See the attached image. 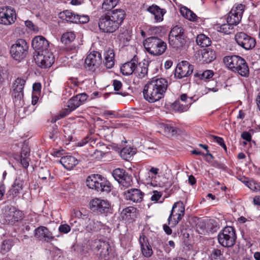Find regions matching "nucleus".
I'll list each match as a JSON object with an SVG mask.
<instances>
[{
    "label": "nucleus",
    "instance_id": "nucleus-33",
    "mask_svg": "<svg viewBox=\"0 0 260 260\" xmlns=\"http://www.w3.org/2000/svg\"><path fill=\"white\" fill-rule=\"evenodd\" d=\"M136 153V149L130 146L124 147L120 152L121 157L125 159L128 160Z\"/></svg>",
    "mask_w": 260,
    "mask_h": 260
},
{
    "label": "nucleus",
    "instance_id": "nucleus-61",
    "mask_svg": "<svg viewBox=\"0 0 260 260\" xmlns=\"http://www.w3.org/2000/svg\"><path fill=\"white\" fill-rule=\"evenodd\" d=\"M188 182L191 185H193V184H194L196 183V178H194V177L193 175H190L189 176V177H188Z\"/></svg>",
    "mask_w": 260,
    "mask_h": 260
},
{
    "label": "nucleus",
    "instance_id": "nucleus-38",
    "mask_svg": "<svg viewBox=\"0 0 260 260\" xmlns=\"http://www.w3.org/2000/svg\"><path fill=\"white\" fill-rule=\"evenodd\" d=\"M214 75L212 70H206L205 71H198L196 72L194 76L198 77L200 79H209L213 77Z\"/></svg>",
    "mask_w": 260,
    "mask_h": 260
},
{
    "label": "nucleus",
    "instance_id": "nucleus-55",
    "mask_svg": "<svg viewBox=\"0 0 260 260\" xmlns=\"http://www.w3.org/2000/svg\"><path fill=\"white\" fill-rule=\"evenodd\" d=\"M189 16L188 17H187V19H188L190 21H195L197 19V15L190 10L189 12Z\"/></svg>",
    "mask_w": 260,
    "mask_h": 260
},
{
    "label": "nucleus",
    "instance_id": "nucleus-63",
    "mask_svg": "<svg viewBox=\"0 0 260 260\" xmlns=\"http://www.w3.org/2000/svg\"><path fill=\"white\" fill-rule=\"evenodd\" d=\"M82 0H71L70 3L73 5H78L81 4Z\"/></svg>",
    "mask_w": 260,
    "mask_h": 260
},
{
    "label": "nucleus",
    "instance_id": "nucleus-50",
    "mask_svg": "<svg viewBox=\"0 0 260 260\" xmlns=\"http://www.w3.org/2000/svg\"><path fill=\"white\" fill-rule=\"evenodd\" d=\"M29 157H20V162L21 165L24 168H27L29 166Z\"/></svg>",
    "mask_w": 260,
    "mask_h": 260
},
{
    "label": "nucleus",
    "instance_id": "nucleus-36",
    "mask_svg": "<svg viewBox=\"0 0 260 260\" xmlns=\"http://www.w3.org/2000/svg\"><path fill=\"white\" fill-rule=\"evenodd\" d=\"M136 208L134 207H128L124 209L121 213V216L122 219L129 220L135 215Z\"/></svg>",
    "mask_w": 260,
    "mask_h": 260
},
{
    "label": "nucleus",
    "instance_id": "nucleus-15",
    "mask_svg": "<svg viewBox=\"0 0 260 260\" xmlns=\"http://www.w3.org/2000/svg\"><path fill=\"white\" fill-rule=\"evenodd\" d=\"M102 55L98 51H93L86 57L85 63L86 68L91 71H94L102 63Z\"/></svg>",
    "mask_w": 260,
    "mask_h": 260
},
{
    "label": "nucleus",
    "instance_id": "nucleus-5",
    "mask_svg": "<svg viewBox=\"0 0 260 260\" xmlns=\"http://www.w3.org/2000/svg\"><path fill=\"white\" fill-rule=\"evenodd\" d=\"M146 50L154 56H159L166 50V43L162 40L154 37H149L145 39L143 42Z\"/></svg>",
    "mask_w": 260,
    "mask_h": 260
},
{
    "label": "nucleus",
    "instance_id": "nucleus-47",
    "mask_svg": "<svg viewBox=\"0 0 260 260\" xmlns=\"http://www.w3.org/2000/svg\"><path fill=\"white\" fill-rule=\"evenodd\" d=\"M212 138L213 140L215 141L222 147H223L224 149V150L226 149V147L225 145L224 140L222 138L216 136H212Z\"/></svg>",
    "mask_w": 260,
    "mask_h": 260
},
{
    "label": "nucleus",
    "instance_id": "nucleus-32",
    "mask_svg": "<svg viewBox=\"0 0 260 260\" xmlns=\"http://www.w3.org/2000/svg\"><path fill=\"white\" fill-rule=\"evenodd\" d=\"M148 64L145 62H139L137 66L135 74L139 78L145 77L148 73Z\"/></svg>",
    "mask_w": 260,
    "mask_h": 260
},
{
    "label": "nucleus",
    "instance_id": "nucleus-16",
    "mask_svg": "<svg viewBox=\"0 0 260 260\" xmlns=\"http://www.w3.org/2000/svg\"><path fill=\"white\" fill-rule=\"evenodd\" d=\"M184 207L181 203H176L174 204L171 212L168 218V224H170L171 218L174 225H176L180 221L184 215Z\"/></svg>",
    "mask_w": 260,
    "mask_h": 260
},
{
    "label": "nucleus",
    "instance_id": "nucleus-22",
    "mask_svg": "<svg viewBox=\"0 0 260 260\" xmlns=\"http://www.w3.org/2000/svg\"><path fill=\"white\" fill-rule=\"evenodd\" d=\"M144 193L139 189L132 188L126 191L124 196L126 200L135 203L141 202L143 198Z\"/></svg>",
    "mask_w": 260,
    "mask_h": 260
},
{
    "label": "nucleus",
    "instance_id": "nucleus-43",
    "mask_svg": "<svg viewBox=\"0 0 260 260\" xmlns=\"http://www.w3.org/2000/svg\"><path fill=\"white\" fill-rule=\"evenodd\" d=\"M211 260H222V253L219 249H214L211 254Z\"/></svg>",
    "mask_w": 260,
    "mask_h": 260
},
{
    "label": "nucleus",
    "instance_id": "nucleus-54",
    "mask_svg": "<svg viewBox=\"0 0 260 260\" xmlns=\"http://www.w3.org/2000/svg\"><path fill=\"white\" fill-rule=\"evenodd\" d=\"M161 197V194L157 191L153 192V194L151 196V200L153 201H158Z\"/></svg>",
    "mask_w": 260,
    "mask_h": 260
},
{
    "label": "nucleus",
    "instance_id": "nucleus-46",
    "mask_svg": "<svg viewBox=\"0 0 260 260\" xmlns=\"http://www.w3.org/2000/svg\"><path fill=\"white\" fill-rule=\"evenodd\" d=\"M58 231L61 233L67 234L71 231V227L68 224H62L59 226Z\"/></svg>",
    "mask_w": 260,
    "mask_h": 260
},
{
    "label": "nucleus",
    "instance_id": "nucleus-60",
    "mask_svg": "<svg viewBox=\"0 0 260 260\" xmlns=\"http://www.w3.org/2000/svg\"><path fill=\"white\" fill-rule=\"evenodd\" d=\"M149 171L152 174L157 175L159 173V169L152 167Z\"/></svg>",
    "mask_w": 260,
    "mask_h": 260
},
{
    "label": "nucleus",
    "instance_id": "nucleus-1",
    "mask_svg": "<svg viewBox=\"0 0 260 260\" xmlns=\"http://www.w3.org/2000/svg\"><path fill=\"white\" fill-rule=\"evenodd\" d=\"M125 17L123 9H117L102 15L99 20L100 29L104 32L112 33L121 25Z\"/></svg>",
    "mask_w": 260,
    "mask_h": 260
},
{
    "label": "nucleus",
    "instance_id": "nucleus-12",
    "mask_svg": "<svg viewBox=\"0 0 260 260\" xmlns=\"http://www.w3.org/2000/svg\"><path fill=\"white\" fill-rule=\"evenodd\" d=\"M237 44L246 50L252 49L256 45L254 38L244 32H237L235 36Z\"/></svg>",
    "mask_w": 260,
    "mask_h": 260
},
{
    "label": "nucleus",
    "instance_id": "nucleus-53",
    "mask_svg": "<svg viewBox=\"0 0 260 260\" xmlns=\"http://www.w3.org/2000/svg\"><path fill=\"white\" fill-rule=\"evenodd\" d=\"M241 137L247 141H250L251 140V134L247 132H244L241 134Z\"/></svg>",
    "mask_w": 260,
    "mask_h": 260
},
{
    "label": "nucleus",
    "instance_id": "nucleus-34",
    "mask_svg": "<svg viewBox=\"0 0 260 260\" xmlns=\"http://www.w3.org/2000/svg\"><path fill=\"white\" fill-rule=\"evenodd\" d=\"M196 42L201 47H208L211 43L210 39L204 34L198 35L196 38Z\"/></svg>",
    "mask_w": 260,
    "mask_h": 260
},
{
    "label": "nucleus",
    "instance_id": "nucleus-19",
    "mask_svg": "<svg viewBox=\"0 0 260 260\" xmlns=\"http://www.w3.org/2000/svg\"><path fill=\"white\" fill-rule=\"evenodd\" d=\"M111 247L108 242L99 239L94 242V251L96 255L104 258L109 255Z\"/></svg>",
    "mask_w": 260,
    "mask_h": 260
},
{
    "label": "nucleus",
    "instance_id": "nucleus-41",
    "mask_svg": "<svg viewBox=\"0 0 260 260\" xmlns=\"http://www.w3.org/2000/svg\"><path fill=\"white\" fill-rule=\"evenodd\" d=\"M126 173L125 171L123 169L117 168L113 171V176L118 182Z\"/></svg>",
    "mask_w": 260,
    "mask_h": 260
},
{
    "label": "nucleus",
    "instance_id": "nucleus-59",
    "mask_svg": "<svg viewBox=\"0 0 260 260\" xmlns=\"http://www.w3.org/2000/svg\"><path fill=\"white\" fill-rule=\"evenodd\" d=\"M33 90L36 91H39L41 88V85L40 83H35L33 84Z\"/></svg>",
    "mask_w": 260,
    "mask_h": 260
},
{
    "label": "nucleus",
    "instance_id": "nucleus-37",
    "mask_svg": "<svg viewBox=\"0 0 260 260\" xmlns=\"http://www.w3.org/2000/svg\"><path fill=\"white\" fill-rule=\"evenodd\" d=\"M76 36L73 31H68L63 33L61 37V41L64 44H68L73 41Z\"/></svg>",
    "mask_w": 260,
    "mask_h": 260
},
{
    "label": "nucleus",
    "instance_id": "nucleus-25",
    "mask_svg": "<svg viewBox=\"0 0 260 260\" xmlns=\"http://www.w3.org/2000/svg\"><path fill=\"white\" fill-rule=\"evenodd\" d=\"M147 11L154 16L155 22H160L164 19V15L166 11L160 8L158 6L152 5L147 8Z\"/></svg>",
    "mask_w": 260,
    "mask_h": 260
},
{
    "label": "nucleus",
    "instance_id": "nucleus-2",
    "mask_svg": "<svg viewBox=\"0 0 260 260\" xmlns=\"http://www.w3.org/2000/svg\"><path fill=\"white\" fill-rule=\"evenodd\" d=\"M168 86L164 78H153L144 86L143 95L149 103H154L164 98Z\"/></svg>",
    "mask_w": 260,
    "mask_h": 260
},
{
    "label": "nucleus",
    "instance_id": "nucleus-52",
    "mask_svg": "<svg viewBox=\"0 0 260 260\" xmlns=\"http://www.w3.org/2000/svg\"><path fill=\"white\" fill-rule=\"evenodd\" d=\"M113 85L114 90L118 91L122 87V83L119 80H114L113 81Z\"/></svg>",
    "mask_w": 260,
    "mask_h": 260
},
{
    "label": "nucleus",
    "instance_id": "nucleus-62",
    "mask_svg": "<svg viewBox=\"0 0 260 260\" xmlns=\"http://www.w3.org/2000/svg\"><path fill=\"white\" fill-rule=\"evenodd\" d=\"M253 204L257 206H260V196H256L253 198Z\"/></svg>",
    "mask_w": 260,
    "mask_h": 260
},
{
    "label": "nucleus",
    "instance_id": "nucleus-8",
    "mask_svg": "<svg viewBox=\"0 0 260 260\" xmlns=\"http://www.w3.org/2000/svg\"><path fill=\"white\" fill-rule=\"evenodd\" d=\"M237 239L235 229L231 226L224 227L218 235L219 243L224 247L233 246Z\"/></svg>",
    "mask_w": 260,
    "mask_h": 260
},
{
    "label": "nucleus",
    "instance_id": "nucleus-51",
    "mask_svg": "<svg viewBox=\"0 0 260 260\" xmlns=\"http://www.w3.org/2000/svg\"><path fill=\"white\" fill-rule=\"evenodd\" d=\"M190 10L186 8V7H181L180 10V13L181 15L184 17L185 18H187L189 16V12Z\"/></svg>",
    "mask_w": 260,
    "mask_h": 260
},
{
    "label": "nucleus",
    "instance_id": "nucleus-49",
    "mask_svg": "<svg viewBox=\"0 0 260 260\" xmlns=\"http://www.w3.org/2000/svg\"><path fill=\"white\" fill-rule=\"evenodd\" d=\"M29 148L26 146L23 147L22 148L21 153L20 157H25L27 158L29 156Z\"/></svg>",
    "mask_w": 260,
    "mask_h": 260
},
{
    "label": "nucleus",
    "instance_id": "nucleus-9",
    "mask_svg": "<svg viewBox=\"0 0 260 260\" xmlns=\"http://www.w3.org/2000/svg\"><path fill=\"white\" fill-rule=\"evenodd\" d=\"M28 46L25 40H17L13 44L10 49L12 57L16 60L20 61L23 59L28 53Z\"/></svg>",
    "mask_w": 260,
    "mask_h": 260
},
{
    "label": "nucleus",
    "instance_id": "nucleus-13",
    "mask_svg": "<svg viewBox=\"0 0 260 260\" xmlns=\"http://www.w3.org/2000/svg\"><path fill=\"white\" fill-rule=\"evenodd\" d=\"M16 19L15 11L11 7L0 8V24L11 25L14 23Z\"/></svg>",
    "mask_w": 260,
    "mask_h": 260
},
{
    "label": "nucleus",
    "instance_id": "nucleus-21",
    "mask_svg": "<svg viewBox=\"0 0 260 260\" xmlns=\"http://www.w3.org/2000/svg\"><path fill=\"white\" fill-rule=\"evenodd\" d=\"M139 243L142 255L145 257H150L153 254V250L148 238L143 234L140 236Z\"/></svg>",
    "mask_w": 260,
    "mask_h": 260
},
{
    "label": "nucleus",
    "instance_id": "nucleus-64",
    "mask_svg": "<svg viewBox=\"0 0 260 260\" xmlns=\"http://www.w3.org/2000/svg\"><path fill=\"white\" fill-rule=\"evenodd\" d=\"M256 104H257V107H258L259 110H260V92L258 93V94L256 98Z\"/></svg>",
    "mask_w": 260,
    "mask_h": 260
},
{
    "label": "nucleus",
    "instance_id": "nucleus-23",
    "mask_svg": "<svg viewBox=\"0 0 260 260\" xmlns=\"http://www.w3.org/2000/svg\"><path fill=\"white\" fill-rule=\"evenodd\" d=\"M138 64V58L137 56L134 57L121 67L120 70L123 75L128 76L131 75L135 70Z\"/></svg>",
    "mask_w": 260,
    "mask_h": 260
},
{
    "label": "nucleus",
    "instance_id": "nucleus-35",
    "mask_svg": "<svg viewBox=\"0 0 260 260\" xmlns=\"http://www.w3.org/2000/svg\"><path fill=\"white\" fill-rule=\"evenodd\" d=\"M202 55L203 61L206 63L211 62L216 58L215 51L211 49H206Z\"/></svg>",
    "mask_w": 260,
    "mask_h": 260
},
{
    "label": "nucleus",
    "instance_id": "nucleus-29",
    "mask_svg": "<svg viewBox=\"0 0 260 260\" xmlns=\"http://www.w3.org/2000/svg\"><path fill=\"white\" fill-rule=\"evenodd\" d=\"M58 17L59 18L68 22L77 23V14L69 10H66L60 12L58 14Z\"/></svg>",
    "mask_w": 260,
    "mask_h": 260
},
{
    "label": "nucleus",
    "instance_id": "nucleus-30",
    "mask_svg": "<svg viewBox=\"0 0 260 260\" xmlns=\"http://www.w3.org/2000/svg\"><path fill=\"white\" fill-rule=\"evenodd\" d=\"M114 52L113 49H109L104 53V64L108 69L112 68L114 65Z\"/></svg>",
    "mask_w": 260,
    "mask_h": 260
},
{
    "label": "nucleus",
    "instance_id": "nucleus-39",
    "mask_svg": "<svg viewBox=\"0 0 260 260\" xmlns=\"http://www.w3.org/2000/svg\"><path fill=\"white\" fill-rule=\"evenodd\" d=\"M118 0H104L102 4V9L109 11L115 7L118 4Z\"/></svg>",
    "mask_w": 260,
    "mask_h": 260
},
{
    "label": "nucleus",
    "instance_id": "nucleus-31",
    "mask_svg": "<svg viewBox=\"0 0 260 260\" xmlns=\"http://www.w3.org/2000/svg\"><path fill=\"white\" fill-rule=\"evenodd\" d=\"M23 182L22 180L16 178L11 188L9 190L10 194L13 197H16L19 193L20 191L23 188Z\"/></svg>",
    "mask_w": 260,
    "mask_h": 260
},
{
    "label": "nucleus",
    "instance_id": "nucleus-20",
    "mask_svg": "<svg viewBox=\"0 0 260 260\" xmlns=\"http://www.w3.org/2000/svg\"><path fill=\"white\" fill-rule=\"evenodd\" d=\"M32 47L38 51V53H41L49 51V44L48 41L43 36H37L32 41Z\"/></svg>",
    "mask_w": 260,
    "mask_h": 260
},
{
    "label": "nucleus",
    "instance_id": "nucleus-14",
    "mask_svg": "<svg viewBox=\"0 0 260 260\" xmlns=\"http://www.w3.org/2000/svg\"><path fill=\"white\" fill-rule=\"evenodd\" d=\"M37 64L42 68L50 67L54 62V57L49 51L38 53L35 58Z\"/></svg>",
    "mask_w": 260,
    "mask_h": 260
},
{
    "label": "nucleus",
    "instance_id": "nucleus-7",
    "mask_svg": "<svg viewBox=\"0 0 260 260\" xmlns=\"http://www.w3.org/2000/svg\"><path fill=\"white\" fill-rule=\"evenodd\" d=\"M170 46L175 49L183 47L186 43L184 29L178 25L173 27L169 35Z\"/></svg>",
    "mask_w": 260,
    "mask_h": 260
},
{
    "label": "nucleus",
    "instance_id": "nucleus-26",
    "mask_svg": "<svg viewBox=\"0 0 260 260\" xmlns=\"http://www.w3.org/2000/svg\"><path fill=\"white\" fill-rule=\"evenodd\" d=\"M59 161L67 170L73 169L78 163V160L74 156L71 155H66L61 157Z\"/></svg>",
    "mask_w": 260,
    "mask_h": 260
},
{
    "label": "nucleus",
    "instance_id": "nucleus-4",
    "mask_svg": "<svg viewBox=\"0 0 260 260\" xmlns=\"http://www.w3.org/2000/svg\"><path fill=\"white\" fill-rule=\"evenodd\" d=\"M223 62L227 68L242 77H248L249 69L245 60L237 55L226 56L223 58Z\"/></svg>",
    "mask_w": 260,
    "mask_h": 260
},
{
    "label": "nucleus",
    "instance_id": "nucleus-11",
    "mask_svg": "<svg viewBox=\"0 0 260 260\" xmlns=\"http://www.w3.org/2000/svg\"><path fill=\"white\" fill-rule=\"evenodd\" d=\"M87 97L86 93H80L70 99L68 102L67 108H65L60 114L61 117L66 116L79 107L86 101Z\"/></svg>",
    "mask_w": 260,
    "mask_h": 260
},
{
    "label": "nucleus",
    "instance_id": "nucleus-28",
    "mask_svg": "<svg viewBox=\"0 0 260 260\" xmlns=\"http://www.w3.org/2000/svg\"><path fill=\"white\" fill-rule=\"evenodd\" d=\"M6 217L10 222L14 223L22 219V213L14 208H10Z\"/></svg>",
    "mask_w": 260,
    "mask_h": 260
},
{
    "label": "nucleus",
    "instance_id": "nucleus-17",
    "mask_svg": "<svg viewBox=\"0 0 260 260\" xmlns=\"http://www.w3.org/2000/svg\"><path fill=\"white\" fill-rule=\"evenodd\" d=\"M193 71V66L187 61H182L179 63L175 69V76L179 79L190 75Z\"/></svg>",
    "mask_w": 260,
    "mask_h": 260
},
{
    "label": "nucleus",
    "instance_id": "nucleus-40",
    "mask_svg": "<svg viewBox=\"0 0 260 260\" xmlns=\"http://www.w3.org/2000/svg\"><path fill=\"white\" fill-rule=\"evenodd\" d=\"M133 178L131 175L126 173L122 179L118 182L123 187H128L132 184Z\"/></svg>",
    "mask_w": 260,
    "mask_h": 260
},
{
    "label": "nucleus",
    "instance_id": "nucleus-42",
    "mask_svg": "<svg viewBox=\"0 0 260 260\" xmlns=\"http://www.w3.org/2000/svg\"><path fill=\"white\" fill-rule=\"evenodd\" d=\"M161 127L164 129V132L169 135L173 136L177 133L176 128L168 124H162Z\"/></svg>",
    "mask_w": 260,
    "mask_h": 260
},
{
    "label": "nucleus",
    "instance_id": "nucleus-27",
    "mask_svg": "<svg viewBox=\"0 0 260 260\" xmlns=\"http://www.w3.org/2000/svg\"><path fill=\"white\" fill-rule=\"evenodd\" d=\"M79 85L77 79L71 78L67 81L65 89L70 95L75 94L79 92L81 90V88L79 87Z\"/></svg>",
    "mask_w": 260,
    "mask_h": 260
},
{
    "label": "nucleus",
    "instance_id": "nucleus-48",
    "mask_svg": "<svg viewBox=\"0 0 260 260\" xmlns=\"http://www.w3.org/2000/svg\"><path fill=\"white\" fill-rule=\"evenodd\" d=\"M89 20V18L87 15H79L77 14V23H86Z\"/></svg>",
    "mask_w": 260,
    "mask_h": 260
},
{
    "label": "nucleus",
    "instance_id": "nucleus-56",
    "mask_svg": "<svg viewBox=\"0 0 260 260\" xmlns=\"http://www.w3.org/2000/svg\"><path fill=\"white\" fill-rule=\"evenodd\" d=\"M26 26L31 30H35V26L31 21H26L25 22Z\"/></svg>",
    "mask_w": 260,
    "mask_h": 260
},
{
    "label": "nucleus",
    "instance_id": "nucleus-58",
    "mask_svg": "<svg viewBox=\"0 0 260 260\" xmlns=\"http://www.w3.org/2000/svg\"><path fill=\"white\" fill-rule=\"evenodd\" d=\"M5 193V187L4 184H0V200H2Z\"/></svg>",
    "mask_w": 260,
    "mask_h": 260
},
{
    "label": "nucleus",
    "instance_id": "nucleus-6",
    "mask_svg": "<svg viewBox=\"0 0 260 260\" xmlns=\"http://www.w3.org/2000/svg\"><path fill=\"white\" fill-rule=\"evenodd\" d=\"M86 185L89 188L98 191L108 192L111 190L109 182L99 174H92L88 176L86 179Z\"/></svg>",
    "mask_w": 260,
    "mask_h": 260
},
{
    "label": "nucleus",
    "instance_id": "nucleus-57",
    "mask_svg": "<svg viewBox=\"0 0 260 260\" xmlns=\"http://www.w3.org/2000/svg\"><path fill=\"white\" fill-rule=\"evenodd\" d=\"M163 229L165 232L168 235H171L172 233L171 229L166 224H164Z\"/></svg>",
    "mask_w": 260,
    "mask_h": 260
},
{
    "label": "nucleus",
    "instance_id": "nucleus-24",
    "mask_svg": "<svg viewBox=\"0 0 260 260\" xmlns=\"http://www.w3.org/2000/svg\"><path fill=\"white\" fill-rule=\"evenodd\" d=\"M35 237L39 240H45L47 242L54 239L52 233L44 226H40L35 230Z\"/></svg>",
    "mask_w": 260,
    "mask_h": 260
},
{
    "label": "nucleus",
    "instance_id": "nucleus-45",
    "mask_svg": "<svg viewBox=\"0 0 260 260\" xmlns=\"http://www.w3.org/2000/svg\"><path fill=\"white\" fill-rule=\"evenodd\" d=\"M12 241L10 240H4L1 245V250L4 252L9 251L12 248Z\"/></svg>",
    "mask_w": 260,
    "mask_h": 260
},
{
    "label": "nucleus",
    "instance_id": "nucleus-44",
    "mask_svg": "<svg viewBox=\"0 0 260 260\" xmlns=\"http://www.w3.org/2000/svg\"><path fill=\"white\" fill-rule=\"evenodd\" d=\"M89 225L90 226V229L93 231H98L100 229L102 226V223L100 221L95 220L94 219L89 220Z\"/></svg>",
    "mask_w": 260,
    "mask_h": 260
},
{
    "label": "nucleus",
    "instance_id": "nucleus-10",
    "mask_svg": "<svg viewBox=\"0 0 260 260\" xmlns=\"http://www.w3.org/2000/svg\"><path fill=\"white\" fill-rule=\"evenodd\" d=\"M25 84L24 79L17 78L13 84L12 96L14 103L17 106H22L23 103V88Z\"/></svg>",
    "mask_w": 260,
    "mask_h": 260
},
{
    "label": "nucleus",
    "instance_id": "nucleus-3",
    "mask_svg": "<svg viewBox=\"0 0 260 260\" xmlns=\"http://www.w3.org/2000/svg\"><path fill=\"white\" fill-rule=\"evenodd\" d=\"M244 9L245 6L241 4L233 7L227 17V23L218 24L216 28L217 30L225 34H231L234 26L237 25L241 21Z\"/></svg>",
    "mask_w": 260,
    "mask_h": 260
},
{
    "label": "nucleus",
    "instance_id": "nucleus-18",
    "mask_svg": "<svg viewBox=\"0 0 260 260\" xmlns=\"http://www.w3.org/2000/svg\"><path fill=\"white\" fill-rule=\"evenodd\" d=\"M89 206L92 211L104 213L108 211L110 204L107 200L94 198L90 201Z\"/></svg>",
    "mask_w": 260,
    "mask_h": 260
}]
</instances>
